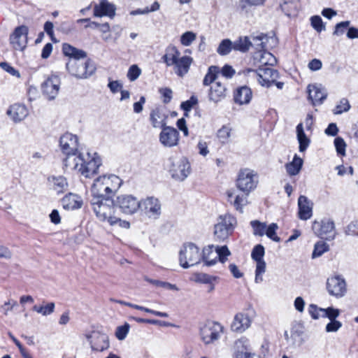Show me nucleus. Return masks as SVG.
Segmentation results:
<instances>
[{
	"mask_svg": "<svg viewBox=\"0 0 358 358\" xmlns=\"http://www.w3.org/2000/svg\"><path fill=\"white\" fill-rule=\"evenodd\" d=\"M92 209L96 218L102 222H107L110 226H119L129 229L130 223L122 220L115 215L116 207L113 198L92 197L90 200Z\"/></svg>",
	"mask_w": 358,
	"mask_h": 358,
	"instance_id": "obj_1",
	"label": "nucleus"
},
{
	"mask_svg": "<svg viewBox=\"0 0 358 358\" xmlns=\"http://www.w3.org/2000/svg\"><path fill=\"white\" fill-rule=\"evenodd\" d=\"M67 169L77 171L85 178H92L98 173L101 166V159L96 152L88 151L80 152L77 157L66 160Z\"/></svg>",
	"mask_w": 358,
	"mask_h": 358,
	"instance_id": "obj_2",
	"label": "nucleus"
},
{
	"mask_svg": "<svg viewBox=\"0 0 358 358\" xmlns=\"http://www.w3.org/2000/svg\"><path fill=\"white\" fill-rule=\"evenodd\" d=\"M122 184V179L116 175L99 176L91 186L92 197L113 198Z\"/></svg>",
	"mask_w": 358,
	"mask_h": 358,
	"instance_id": "obj_3",
	"label": "nucleus"
},
{
	"mask_svg": "<svg viewBox=\"0 0 358 358\" xmlns=\"http://www.w3.org/2000/svg\"><path fill=\"white\" fill-rule=\"evenodd\" d=\"M66 68L68 72L78 79H85L91 76L96 70L94 62L88 59L85 61L80 59H69Z\"/></svg>",
	"mask_w": 358,
	"mask_h": 358,
	"instance_id": "obj_4",
	"label": "nucleus"
},
{
	"mask_svg": "<svg viewBox=\"0 0 358 358\" xmlns=\"http://www.w3.org/2000/svg\"><path fill=\"white\" fill-rule=\"evenodd\" d=\"M224 333V326L218 322L208 320L199 328V336L205 345L218 341Z\"/></svg>",
	"mask_w": 358,
	"mask_h": 358,
	"instance_id": "obj_5",
	"label": "nucleus"
},
{
	"mask_svg": "<svg viewBox=\"0 0 358 358\" xmlns=\"http://www.w3.org/2000/svg\"><path fill=\"white\" fill-rule=\"evenodd\" d=\"M237 221L235 217L230 214L220 215L214 226L215 238L220 241H224L232 234Z\"/></svg>",
	"mask_w": 358,
	"mask_h": 358,
	"instance_id": "obj_6",
	"label": "nucleus"
},
{
	"mask_svg": "<svg viewBox=\"0 0 358 358\" xmlns=\"http://www.w3.org/2000/svg\"><path fill=\"white\" fill-rule=\"evenodd\" d=\"M230 255L231 252L227 245L214 246L213 245H210L203 249L201 259L205 263V265L210 266L214 265L217 259L224 264Z\"/></svg>",
	"mask_w": 358,
	"mask_h": 358,
	"instance_id": "obj_7",
	"label": "nucleus"
},
{
	"mask_svg": "<svg viewBox=\"0 0 358 358\" xmlns=\"http://www.w3.org/2000/svg\"><path fill=\"white\" fill-rule=\"evenodd\" d=\"M201 260V254L199 248L192 243L183 245L179 252V263L184 268H187L198 264Z\"/></svg>",
	"mask_w": 358,
	"mask_h": 358,
	"instance_id": "obj_8",
	"label": "nucleus"
},
{
	"mask_svg": "<svg viewBox=\"0 0 358 358\" xmlns=\"http://www.w3.org/2000/svg\"><path fill=\"white\" fill-rule=\"evenodd\" d=\"M258 184L257 173L250 169H241L236 180V186L242 192L248 195L252 190L256 188Z\"/></svg>",
	"mask_w": 358,
	"mask_h": 358,
	"instance_id": "obj_9",
	"label": "nucleus"
},
{
	"mask_svg": "<svg viewBox=\"0 0 358 358\" xmlns=\"http://www.w3.org/2000/svg\"><path fill=\"white\" fill-rule=\"evenodd\" d=\"M59 145L62 152L66 155L63 161L64 166L66 168V160L69 158L75 159L78 156L76 155L78 148V137L71 133H66L61 136Z\"/></svg>",
	"mask_w": 358,
	"mask_h": 358,
	"instance_id": "obj_10",
	"label": "nucleus"
},
{
	"mask_svg": "<svg viewBox=\"0 0 358 358\" xmlns=\"http://www.w3.org/2000/svg\"><path fill=\"white\" fill-rule=\"evenodd\" d=\"M248 73H251L261 85L267 87L271 86L279 76L278 71L269 66L260 67L257 71L248 69Z\"/></svg>",
	"mask_w": 358,
	"mask_h": 358,
	"instance_id": "obj_11",
	"label": "nucleus"
},
{
	"mask_svg": "<svg viewBox=\"0 0 358 358\" xmlns=\"http://www.w3.org/2000/svg\"><path fill=\"white\" fill-rule=\"evenodd\" d=\"M312 229L314 234L321 238L331 241L336 236L334 222L328 218H324L320 222L315 221L313 223Z\"/></svg>",
	"mask_w": 358,
	"mask_h": 358,
	"instance_id": "obj_12",
	"label": "nucleus"
},
{
	"mask_svg": "<svg viewBox=\"0 0 358 358\" xmlns=\"http://www.w3.org/2000/svg\"><path fill=\"white\" fill-rule=\"evenodd\" d=\"M92 351L103 352L110 348L109 337L100 331H93L85 334Z\"/></svg>",
	"mask_w": 358,
	"mask_h": 358,
	"instance_id": "obj_13",
	"label": "nucleus"
},
{
	"mask_svg": "<svg viewBox=\"0 0 358 358\" xmlns=\"http://www.w3.org/2000/svg\"><path fill=\"white\" fill-rule=\"evenodd\" d=\"M169 171L173 178L182 181L190 173L189 162L184 157L173 159Z\"/></svg>",
	"mask_w": 358,
	"mask_h": 358,
	"instance_id": "obj_14",
	"label": "nucleus"
},
{
	"mask_svg": "<svg viewBox=\"0 0 358 358\" xmlns=\"http://www.w3.org/2000/svg\"><path fill=\"white\" fill-rule=\"evenodd\" d=\"M264 248L261 244L255 245L251 253L252 259L256 262L255 278L256 283H260L263 281V274L266 272V262L264 260Z\"/></svg>",
	"mask_w": 358,
	"mask_h": 358,
	"instance_id": "obj_15",
	"label": "nucleus"
},
{
	"mask_svg": "<svg viewBox=\"0 0 358 358\" xmlns=\"http://www.w3.org/2000/svg\"><path fill=\"white\" fill-rule=\"evenodd\" d=\"M139 210L150 219H157L161 215V203L154 196H148L140 201Z\"/></svg>",
	"mask_w": 358,
	"mask_h": 358,
	"instance_id": "obj_16",
	"label": "nucleus"
},
{
	"mask_svg": "<svg viewBox=\"0 0 358 358\" xmlns=\"http://www.w3.org/2000/svg\"><path fill=\"white\" fill-rule=\"evenodd\" d=\"M116 202L122 212L127 215H133L140 208V201L130 194L118 196Z\"/></svg>",
	"mask_w": 358,
	"mask_h": 358,
	"instance_id": "obj_17",
	"label": "nucleus"
},
{
	"mask_svg": "<svg viewBox=\"0 0 358 358\" xmlns=\"http://www.w3.org/2000/svg\"><path fill=\"white\" fill-rule=\"evenodd\" d=\"M327 289L329 294L336 298H341L346 293V283L341 276H333L327 279Z\"/></svg>",
	"mask_w": 358,
	"mask_h": 358,
	"instance_id": "obj_18",
	"label": "nucleus"
},
{
	"mask_svg": "<svg viewBox=\"0 0 358 358\" xmlns=\"http://www.w3.org/2000/svg\"><path fill=\"white\" fill-rule=\"evenodd\" d=\"M60 84V78L56 75H51L42 84L43 93L48 100H53L57 96Z\"/></svg>",
	"mask_w": 358,
	"mask_h": 358,
	"instance_id": "obj_19",
	"label": "nucleus"
},
{
	"mask_svg": "<svg viewBox=\"0 0 358 358\" xmlns=\"http://www.w3.org/2000/svg\"><path fill=\"white\" fill-rule=\"evenodd\" d=\"M160 143L166 148L178 145L179 142V133L176 129L166 126L162 129L159 136Z\"/></svg>",
	"mask_w": 358,
	"mask_h": 358,
	"instance_id": "obj_20",
	"label": "nucleus"
},
{
	"mask_svg": "<svg viewBox=\"0 0 358 358\" xmlns=\"http://www.w3.org/2000/svg\"><path fill=\"white\" fill-rule=\"evenodd\" d=\"M251 324L252 317L248 313H238L234 317L231 324V329L234 332L242 334L250 328Z\"/></svg>",
	"mask_w": 358,
	"mask_h": 358,
	"instance_id": "obj_21",
	"label": "nucleus"
},
{
	"mask_svg": "<svg viewBox=\"0 0 358 358\" xmlns=\"http://www.w3.org/2000/svg\"><path fill=\"white\" fill-rule=\"evenodd\" d=\"M29 29L25 25L15 28L10 36V43L15 50H22L27 46Z\"/></svg>",
	"mask_w": 358,
	"mask_h": 358,
	"instance_id": "obj_22",
	"label": "nucleus"
},
{
	"mask_svg": "<svg viewBox=\"0 0 358 358\" xmlns=\"http://www.w3.org/2000/svg\"><path fill=\"white\" fill-rule=\"evenodd\" d=\"M255 356L250 352L249 341L245 338H241L234 343V358H249Z\"/></svg>",
	"mask_w": 358,
	"mask_h": 358,
	"instance_id": "obj_23",
	"label": "nucleus"
},
{
	"mask_svg": "<svg viewBox=\"0 0 358 358\" xmlns=\"http://www.w3.org/2000/svg\"><path fill=\"white\" fill-rule=\"evenodd\" d=\"M308 92V98L314 106L321 104L327 96L326 90L321 85H309Z\"/></svg>",
	"mask_w": 358,
	"mask_h": 358,
	"instance_id": "obj_24",
	"label": "nucleus"
},
{
	"mask_svg": "<svg viewBox=\"0 0 358 358\" xmlns=\"http://www.w3.org/2000/svg\"><path fill=\"white\" fill-rule=\"evenodd\" d=\"M227 95V88L224 83L215 81L210 87L208 92V99L215 103L221 101Z\"/></svg>",
	"mask_w": 358,
	"mask_h": 358,
	"instance_id": "obj_25",
	"label": "nucleus"
},
{
	"mask_svg": "<svg viewBox=\"0 0 358 358\" xmlns=\"http://www.w3.org/2000/svg\"><path fill=\"white\" fill-rule=\"evenodd\" d=\"M299 217L301 220H307L313 215V203L303 195H301L298 199Z\"/></svg>",
	"mask_w": 358,
	"mask_h": 358,
	"instance_id": "obj_26",
	"label": "nucleus"
},
{
	"mask_svg": "<svg viewBox=\"0 0 358 358\" xmlns=\"http://www.w3.org/2000/svg\"><path fill=\"white\" fill-rule=\"evenodd\" d=\"M166 119L167 115L161 108L157 107L152 109L150 113V121L154 128L163 129L166 127Z\"/></svg>",
	"mask_w": 358,
	"mask_h": 358,
	"instance_id": "obj_27",
	"label": "nucleus"
},
{
	"mask_svg": "<svg viewBox=\"0 0 358 358\" xmlns=\"http://www.w3.org/2000/svg\"><path fill=\"white\" fill-rule=\"evenodd\" d=\"M192 62L193 59L189 56L179 57L176 64L173 65L174 66L175 73L178 76L183 77L188 73Z\"/></svg>",
	"mask_w": 358,
	"mask_h": 358,
	"instance_id": "obj_28",
	"label": "nucleus"
},
{
	"mask_svg": "<svg viewBox=\"0 0 358 358\" xmlns=\"http://www.w3.org/2000/svg\"><path fill=\"white\" fill-rule=\"evenodd\" d=\"M7 114L15 122H19L27 116L28 110L24 105L14 104L8 110Z\"/></svg>",
	"mask_w": 358,
	"mask_h": 358,
	"instance_id": "obj_29",
	"label": "nucleus"
},
{
	"mask_svg": "<svg viewBox=\"0 0 358 358\" xmlns=\"http://www.w3.org/2000/svg\"><path fill=\"white\" fill-rule=\"evenodd\" d=\"M62 204L64 209L75 210L81 208L83 200L78 194L69 193L62 199Z\"/></svg>",
	"mask_w": 358,
	"mask_h": 358,
	"instance_id": "obj_30",
	"label": "nucleus"
},
{
	"mask_svg": "<svg viewBox=\"0 0 358 358\" xmlns=\"http://www.w3.org/2000/svg\"><path fill=\"white\" fill-rule=\"evenodd\" d=\"M115 8L114 6L107 1H102L94 6V15L96 17L108 16L113 17L115 15Z\"/></svg>",
	"mask_w": 358,
	"mask_h": 358,
	"instance_id": "obj_31",
	"label": "nucleus"
},
{
	"mask_svg": "<svg viewBox=\"0 0 358 358\" xmlns=\"http://www.w3.org/2000/svg\"><path fill=\"white\" fill-rule=\"evenodd\" d=\"M227 196L228 201L233 203L235 208L243 213V207L247 204L246 196L236 194V191L233 189L227 190Z\"/></svg>",
	"mask_w": 358,
	"mask_h": 358,
	"instance_id": "obj_32",
	"label": "nucleus"
},
{
	"mask_svg": "<svg viewBox=\"0 0 358 358\" xmlns=\"http://www.w3.org/2000/svg\"><path fill=\"white\" fill-rule=\"evenodd\" d=\"M48 182L52 188L58 194L63 193L67 189L68 182L64 176L49 177Z\"/></svg>",
	"mask_w": 358,
	"mask_h": 358,
	"instance_id": "obj_33",
	"label": "nucleus"
},
{
	"mask_svg": "<svg viewBox=\"0 0 358 358\" xmlns=\"http://www.w3.org/2000/svg\"><path fill=\"white\" fill-rule=\"evenodd\" d=\"M62 51L64 55L69 57V59H81L87 57V53L82 50H79L68 43H64Z\"/></svg>",
	"mask_w": 358,
	"mask_h": 358,
	"instance_id": "obj_34",
	"label": "nucleus"
},
{
	"mask_svg": "<svg viewBox=\"0 0 358 358\" xmlns=\"http://www.w3.org/2000/svg\"><path fill=\"white\" fill-rule=\"evenodd\" d=\"M180 56V52L178 48L174 45H169L166 48L162 59L168 66H171L176 64Z\"/></svg>",
	"mask_w": 358,
	"mask_h": 358,
	"instance_id": "obj_35",
	"label": "nucleus"
},
{
	"mask_svg": "<svg viewBox=\"0 0 358 358\" xmlns=\"http://www.w3.org/2000/svg\"><path fill=\"white\" fill-rule=\"evenodd\" d=\"M252 98L251 90L246 87L243 86L238 88L234 94V100L239 104L248 103Z\"/></svg>",
	"mask_w": 358,
	"mask_h": 358,
	"instance_id": "obj_36",
	"label": "nucleus"
},
{
	"mask_svg": "<svg viewBox=\"0 0 358 358\" xmlns=\"http://www.w3.org/2000/svg\"><path fill=\"white\" fill-rule=\"evenodd\" d=\"M303 159L295 155L293 160L285 165L286 171L289 176L297 175L303 166Z\"/></svg>",
	"mask_w": 358,
	"mask_h": 358,
	"instance_id": "obj_37",
	"label": "nucleus"
},
{
	"mask_svg": "<svg viewBox=\"0 0 358 358\" xmlns=\"http://www.w3.org/2000/svg\"><path fill=\"white\" fill-rule=\"evenodd\" d=\"M296 136L299 143V151L303 152L308 147L310 143L309 138L306 136L302 123H300L296 127Z\"/></svg>",
	"mask_w": 358,
	"mask_h": 358,
	"instance_id": "obj_38",
	"label": "nucleus"
},
{
	"mask_svg": "<svg viewBox=\"0 0 358 358\" xmlns=\"http://www.w3.org/2000/svg\"><path fill=\"white\" fill-rule=\"evenodd\" d=\"M282 11L287 16L296 15L298 10V2L294 0H285L280 5Z\"/></svg>",
	"mask_w": 358,
	"mask_h": 358,
	"instance_id": "obj_39",
	"label": "nucleus"
},
{
	"mask_svg": "<svg viewBox=\"0 0 358 358\" xmlns=\"http://www.w3.org/2000/svg\"><path fill=\"white\" fill-rule=\"evenodd\" d=\"M189 279L191 281L197 283L208 284L216 282L218 280V278L204 273H195Z\"/></svg>",
	"mask_w": 358,
	"mask_h": 358,
	"instance_id": "obj_40",
	"label": "nucleus"
},
{
	"mask_svg": "<svg viewBox=\"0 0 358 358\" xmlns=\"http://www.w3.org/2000/svg\"><path fill=\"white\" fill-rule=\"evenodd\" d=\"M219 73V67L217 66H210L208 69L207 73L204 76L203 85L204 86H208L210 84H213L217 79V76Z\"/></svg>",
	"mask_w": 358,
	"mask_h": 358,
	"instance_id": "obj_41",
	"label": "nucleus"
},
{
	"mask_svg": "<svg viewBox=\"0 0 358 358\" xmlns=\"http://www.w3.org/2000/svg\"><path fill=\"white\" fill-rule=\"evenodd\" d=\"M55 303L50 302L43 305H34L32 308L33 311L42 315L43 316H48L51 315L55 311Z\"/></svg>",
	"mask_w": 358,
	"mask_h": 358,
	"instance_id": "obj_42",
	"label": "nucleus"
},
{
	"mask_svg": "<svg viewBox=\"0 0 358 358\" xmlns=\"http://www.w3.org/2000/svg\"><path fill=\"white\" fill-rule=\"evenodd\" d=\"M268 41V37L266 35L261 34L256 36L252 37V41L251 45L254 46L255 48L259 51H264L266 48V43Z\"/></svg>",
	"mask_w": 358,
	"mask_h": 358,
	"instance_id": "obj_43",
	"label": "nucleus"
},
{
	"mask_svg": "<svg viewBox=\"0 0 358 358\" xmlns=\"http://www.w3.org/2000/svg\"><path fill=\"white\" fill-rule=\"evenodd\" d=\"M18 306L17 301L13 299H8L0 306V312L4 315L8 316L10 313Z\"/></svg>",
	"mask_w": 358,
	"mask_h": 358,
	"instance_id": "obj_44",
	"label": "nucleus"
},
{
	"mask_svg": "<svg viewBox=\"0 0 358 358\" xmlns=\"http://www.w3.org/2000/svg\"><path fill=\"white\" fill-rule=\"evenodd\" d=\"M251 45V41H250L248 37L240 38L238 40L233 43V49L241 52H246L249 50Z\"/></svg>",
	"mask_w": 358,
	"mask_h": 358,
	"instance_id": "obj_45",
	"label": "nucleus"
},
{
	"mask_svg": "<svg viewBox=\"0 0 358 358\" xmlns=\"http://www.w3.org/2000/svg\"><path fill=\"white\" fill-rule=\"evenodd\" d=\"M329 245L323 241H319L315 243L314 250L312 254L313 258H316L322 256L325 252L329 250Z\"/></svg>",
	"mask_w": 358,
	"mask_h": 358,
	"instance_id": "obj_46",
	"label": "nucleus"
},
{
	"mask_svg": "<svg viewBox=\"0 0 358 358\" xmlns=\"http://www.w3.org/2000/svg\"><path fill=\"white\" fill-rule=\"evenodd\" d=\"M233 49V43L229 39H224L220 43L217 52L220 55H227Z\"/></svg>",
	"mask_w": 358,
	"mask_h": 358,
	"instance_id": "obj_47",
	"label": "nucleus"
},
{
	"mask_svg": "<svg viewBox=\"0 0 358 358\" xmlns=\"http://www.w3.org/2000/svg\"><path fill=\"white\" fill-rule=\"evenodd\" d=\"M144 279L145 281L148 282L149 283H150L156 287H162L165 289H173V290L178 289L176 285L171 284L168 282H164V281H161V280H153V279H150L148 277H145Z\"/></svg>",
	"mask_w": 358,
	"mask_h": 358,
	"instance_id": "obj_48",
	"label": "nucleus"
},
{
	"mask_svg": "<svg viewBox=\"0 0 358 358\" xmlns=\"http://www.w3.org/2000/svg\"><path fill=\"white\" fill-rule=\"evenodd\" d=\"M251 227L253 229V234L255 236H263L265 234L266 229V224L261 222L258 220H253L250 222Z\"/></svg>",
	"mask_w": 358,
	"mask_h": 358,
	"instance_id": "obj_49",
	"label": "nucleus"
},
{
	"mask_svg": "<svg viewBox=\"0 0 358 358\" xmlns=\"http://www.w3.org/2000/svg\"><path fill=\"white\" fill-rule=\"evenodd\" d=\"M260 62L265 66H273L276 63L275 57L269 52L264 51L261 54Z\"/></svg>",
	"mask_w": 358,
	"mask_h": 358,
	"instance_id": "obj_50",
	"label": "nucleus"
},
{
	"mask_svg": "<svg viewBox=\"0 0 358 358\" xmlns=\"http://www.w3.org/2000/svg\"><path fill=\"white\" fill-rule=\"evenodd\" d=\"M278 229L277 224L272 223L269 226H266V229L265 231V234L268 238H271L272 241L275 242H280V238L276 234V230Z\"/></svg>",
	"mask_w": 358,
	"mask_h": 358,
	"instance_id": "obj_51",
	"label": "nucleus"
},
{
	"mask_svg": "<svg viewBox=\"0 0 358 358\" xmlns=\"http://www.w3.org/2000/svg\"><path fill=\"white\" fill-rule=\"evenodd\" d=\"M350 105L346 99H342L333 110L334 114L338 115L350 110Z\"/></svg>",
	"mask_w": 358,
	"mask_h": 358,
	"instance_id": "obj_52",
	"label": "nucleus"
},
{
	"mask_svg": "<svg viewBox=\"0 0 358 358\" xmlns=\"http://www.w3.org/2000/svg\"><path fill=\"white\" fill-rule=\"evenodd\" d=\"M196 38V34L192 31H186L180 36V43L184 46L190 45Z\"/></svg>",
	"mask_w": 358,
	"mask_h": 358,
	"instance_id": "obj_53",
	"label": "nucleus"
},
{
	"mask_svg": "<svg viewBox=\"0 0 358 358\" xmlns=\"http://www.w3.org/2000/svg\"><path fill=\"white\" fill-rule=\"evenodd\" d=\"M141 69L136 64H133L129 68L127 76V78L131 82H134L138 78V77L141 76Z\"/></svg>",
	"mask_w": 358,
	"mask_h": 358,
	"instance_id": "obj_54",
	"label": "nucleus"
},
{
	"mask_svg": "<svg viewBox=\"0 0 358 358\" xmlns=\"http://www.w3.org/2000/svg\"><path fill=\"white\" fill-rule=\"evenodd\" d=\"M340 315V310L333 307L324 308L323 314L321 315L322 317H327L329 320H336Z\"/></svg>",
	"mask_w": 358,
	"mask_h": 358,
	"instance_id": "obj_55",
	"label": "nucleus"
},
{
	"mask_svg": "<svg viewBox=\"0 0 358 358\" xmlns=\"http://www.w3.org/2000/svg\"><path fill=\"white\" fill-rule=\"evenodd\" d=\"M129 328L130 326L128 323H125L122 326L117 327L115 331L116 338L120 341L124 340L129 333Z\"/></svg>",
	"mask_w": 358,
	"mask_h": 358,
	"instance_id": "obj_56",
	"label": "nucleus"
},
{
	"mask_svg": "<svg viewBox=\"0 0 358 358\" xmlns=\"http://www.w3.org/2000/svg\"><path fill=\"white\" fill-rule=\"evenodd\" d=\"M231 135V129L227 127H222L217 131V137L222 143L228 141Z\"/></svg>",
	"mask_w": 358,
	"mask_h": 358,
	"instance_id": "obj_57",
	"label": "nucleus"
},
{
	"mask_svg": "<svg viewBox=\"0 0 358 358\" xmlns=\"http://www.w3.org/2000/svg\"><path fill=\"white\" fill-rule=\"evenodd\" d=\"M336 152L341 156L345 155L346 143L341 137H337L334 140Z\"/></svg>",
	"mask_w": 358,
	"mask_h": 358,
	"instance_id": "obj_58",
	"label": "nucleus"
},
{
	"mask_svg": "<svg viewBox=\"0 0 358 358\" xmlns=\"http://www.w3.org/2000/svg\"><path fill=\"white\" fill-rule=\"evenodd\" d=\"M312 27L317 31L321 32L324 29L322 18L318 15H315L310 18Z\"/></svg>",
	"mask_w": 358,
	"mask_h": 358,
	"instance_id": "obj_59",
	"label": "nucleus"
},
{
	"mask_svg": "<svg viewBox=\"0 0 358 358\" xmlns=\"http://www.w3.org/2000/svg\"><path fill=\"white\" fill-rule=\"evenodd\" d=\"M324 308H318L315 304H310L308 307V313L314 320H317L323 314Z\"/></svg>",
	"mask_w": 358,
	"mask_h": 358,
	"instance_id": "obj_60",
	"label": "nucleus"
},
{
	"mask_svg": "<svg viewBox=\"0 0 358 358\" xmlns=\"http://www.w3.org/2000/svg\"><path fill=\"white\" fill-rule=\"evenodd\" d=\"M350 25L349 21H344L340 23H338L335 27V30L333 33L334 35L341 36L344 34L346 29L348 28Z\"/></svg>",
	"mask_w": 358,
	"mask_h": 358,
	"instance_id": "obj_61",
	"label": "nucleus"
},
{
	"mask_svg": "<svg viewBox=\"0 0 358 358\" xmlns=\"http://www.w3.org/2000/svg\"><path fill=\"white\" fill-rule=\"evenodd\" d=\"M198 103V99L195 96H192L190 99L181 103V108L185 111H189Z\"/></svg>",
	"mask_w": 358,
	"mask_h": 358,
	"instance_id": "obj_62",
	"label": "nucleus"
},
{
	"mask_svg": "<svg viewBox=\"0 0 358 358\" xmlns=\"http://www.w3.org/2000/svg\"><path fill=\"white\" fill-rule=\"evenodd\" d=\"M342 327V323L338 320H330L326 325L325 330L327 332H336Z\"/></svg>",
	"mask_w": 358,
	"mask_h": 358,
	"instance_id": "obj_63",
	"label": "nucleus"
},
{
	"mask_svg": "<svg viewBox=\"0 0 358 358\" xmlns=\"http://www.w3.org/2000/svg\"><path fill=\"white\" fill-rule=\"evenodd\" d=\"M0 66L4 71H6V72L9 73L12 76H15L17 78H20V72L17 70H16L15 69H14L13 66H11L9 64H8L6 62H2V63L0 64Z\"/></svg>",
	"mask_w": 358,
	"mask_h": 358,
	"instance_id": "obj_64",
	"label": "nucleus"
}]
</instances>
